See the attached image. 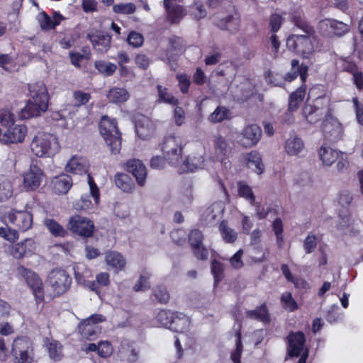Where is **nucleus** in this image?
I'll list each match as a JSON object with an SVG mask.
<instances>
[{
	"mask_svg": "<svg viewBox=\"0 0 363 363\" xmlns=\"http://www.w3.org/2000/svg\"><path fill=\"white\" fill-rule=\"evenodd\" d=\"M30 99L21 109L19 116L22 119L37 117L48 108L49 94L45 84L38 82L29 85Z\"/></svg>",
	"mask_w": 363,
	"mask_h": 363,
	"instance_id": "obj_1",
	"label": "nucleus"
},
{
	"mask_svg": "<svg viewBox=\"0 0 363 363\" xmlns=\"http://www.w3.org/2000/svg\"><path fill=\"white\" fill-rule=\"evenodd\" d=\"M30 148L33 155L38 157L47 158L53 157L60 150V144L57 138L51 133L41 132L32 139Z\"/></svg>",
	"mask_w": 363,
	"mask_h": 363,
	"instance_id": "obj_2",
	"label": "nucleus"
},
{
	"mask_svg": "<svg viewBox=\"0 0 363 363\" xmlns=\"http://www.w3.org/2000/svg\"><path fill=\"white\" fill-rule=\"evenodd\" d=\"M99 129L100 134L105 140L112 154H118L121 149V133L120 132L116 118L106 115L101 118Z\"/></svg>",
	"mask_w": 363,
	"mask_h": 363,
	"instance_id": "obj_3",
	"label": "nucleus"
},
{
	"mask_svg": "<svg viewBox=\"0 0 363 363\" xmlns=\"http://www.w3.org/2000/svg\"><path fill=\"white\" fill-rule=\"evenodd\" d=\"M11 355L13 363H33L35 350L30 337L26 335L16 337L11 345Z\"/></svg>",
	"mask_w": 363,
	"mask_h": 363,
	"instance_id": "obj_4",
	"label": "nucleus"
},
{
	"mask_svg": "<svg viewBox=\"0 0 363 363\" xmlns=\"http://www.w3.org/2000/svg\"><path fill=\"white\" fill-rule=\"evenodd\" d=\"M183 148L182 139L173 135L165 136L160 144L164 158L174 166L179 165L182 162Z\"/></svg>",
	"mask_w": 363,
	"mask_h": 363,
	"instance_id": "obj_5",
	"label": "nucleus"
},
{
	"mask_svg": "<svg viewBox=\"0 0 363 363\" xmlns=\"http://www.w3.org/2000/svg\"><path fill=\"white\" fill-rule=\"evenodd\" d=\"M318 155L323 165L331 166L337 162L336 169L338 173L345 172L349 167L347 155L330 147L322 145L318 150Z\"/></svg>",
	"mask_w": 363,
	"mask_h": 363,
	"instance_id": "obj_6",
	"label": "nucleus"
},
{
	"mask_svg": "<svg viewBox=\"0 0 363 363\" xmlns=\"http://www.w3.org/2000/svg\"><path fill=\"white\" fill-rule=\"evenodd\" d=\"M156 320L162 326L176 333H183L186 328L187 318L182 313L161 310L156 315Z\"/></svg>",
	"mask_w": 363,
	"mask_h": 363,
	"instance_id": "obj_7",
	"label": "nucleus"
},
{
	"mask_svg": "<svg viewBox=\"0 0 363 363\" xmlns=\"http://www.w3.org/2000/svg\"><path fill=\"white\" fill-rule=\"evenodd\" d=\"M72 279L67 272L61 268L52 269L48 274L47 282L51 286L55 296H60L67 292Z\"/></svg>",
	"mask_w": 363,
	"mask_h": 363,
	"instance_id": "obj_8",
	"label": "nucleus"
},
{
	"mask_svg": "<svg viewBox=\"0 0 363 363\" xmlns=\"http://www.w3.org/2000/svg\"><path fill=\"white\" fill-rule=\"evenodd\" d=\"M104 320L105 318L103 315L96 313L82 320L78 325L82 338L89 341L95 340L101 332V327L99 323Z\"/></svg>",
	"mask_w": 363,
	"mask_h": 363,
	"instance_id": "obj_9",
	"label": "nucleus"
},
{
	"mask_svg": "<svg viewBox=\"0 0 363 363\" xmlns=\"http://www.w3.org/2000/svg\"><path fill=\"white\" fill-rule=\"evenodd\" d=\"M67 228L73 234L82 238L92 237L95 229L91 220L77 214L69 218Z\"/></svg>",
	"mask_w": 363,
	"mask_h": 363,
	"instance_id": "obj_10",
	"label": "nucleus"
},
{
	"mask_svg": "<svg viewBox=\"0 0 363 363\" xmlns=\"http://www.w3.org/2000/svg\"><path fill=\"white\" fill-rule=\"evenodd\" d=\"M312 35H290L286 39V47L297 55L303 57L313 52V44L311 39Z\"/></svg>",
	"mask_w": 363,
	"mask_h": 363,
	"instance_id": "obj_11",
	"label": "nucleus"
},
{
	"mask_svg": "<svg viewBox=\"0 0 363 363\" xmlns=\"http://www.w3.org/2000/svg\"><path fill=\"white\" fill-rule=\"evenodd\" d=\"M18 271L32 290L36 303H43L45 300V291L40 277L36 273L23 266H20Z\"/></svg>",
	"mask_w": 363,
	"mask_h": 363,
	"instance_id": "obj_12",
	"label": "nucleus"
},
{
	"mask_svg": "<svg viewBox=\"0 0 363 363\" xmlns=\"http://www.w3.org/2000/svg\"><path fill=\"white\" fill-rule=\"evenodd\" d=\"M4 218L18 230L25 232L30 229L33 223V214L28 211L11 209L4 214Z\"/></svg>",
	"mask_w": 363,
	"mask_h": 363,
	"instance_id": "obj_13",
	"label": "nucleus"
},
{
	"mask_svg": "<svg viewBox=\"0 0 363 363\" xmlns=\"http://www.w3.org/2000/svg\"><path fill=\"white\" fill-rule=\"evenodd\" d=\"M306 335L302 331H290L286 337L287 356L298 357L305 350Z\"/></svg>",
	"mask_w": 363,
	"mask_h": 363,
	"instance_id": "obj_14",
	"label": "nucleus"
},
{
	"mask_svg": "<svg viewBox=\"0 0 363 363\" xmlns=\"http://www.w3.org/2000/svg\"><path fill=\"white\" fill-rule=\"evenodd\" d=\"M27 132L28 128L26 125L14 123L6 128L0 138V143L6 145L21 143L24 141Z\"/></svg>",
	"mask_w": 363,
	"mask_h": 363,
	"instance_id": "obj_15",
	"label": "nucleus"
},
{
	"mask_svg": "<svg viewBox=\"0 0 363 363\" xmlns=\"http://www.w3.org/2000/svg\"><path fill=\"white\" fill-rule=\"evenodd\" d=\"M23 177L24 188L27 191H35L41 185L45 178V174L37 164H31Z\"/></svg>",
	"mask_w": 363,
	"mask_h": 363,
	"instance_id": "obj_16",
	"label": "nucleus"
},
{
	"mask_svg": "<svg viewBox=\"0 0 363 363\" xmlns=\"http://www.w3.org/2000/svg\"><path fill=\"white\" fill-rule=\"evenodd\" d=\"M319 29L322 35L332 38L345 35L349 31V26L342 21L326 18L320 22Z\"/></svg>",
	"mask_w": 363,
	"mask_h": 363,
	"instance_id": "obj_17",
	"label": "nucleus"
},
{
	"mask_svg": "<svg viewBox=\"0 0 363 363\" xmlns=\"http://www.w3.org/2000/svg\"><path fill=\"white\" fill-rule=\"evenodd\" d=\"M125 168L135 178L139 186H142L145 184L147 172L141 160L138 159L128 160L125 164Z\"/></svg>",
	"mask_w": 363,
	"mask_h": 363,
	"instance_id": "obj_18",
	"label": "nucleus"
},
{
	"mask_svg": "<svg viewBox=\"0 0 363 363\" xmlns=\"http://www.w3.org/2000/svg\"><path fill=\"white\" fill-rule=\"evenodd\" d=\"M241 134V145L245 147H251L259 141L262 136V130L258 125L251 124L245 126Z\"/></svg>",
	"mask_w": 363,
	"mask_h": 363,
	"instance_id": "obj_19",
	"label": "nucleus"
},
{
	"mask_svg": "<svg viewBox=\"0 0 363 363\" xmlns=\"http://www.w3.org/2000/svg\"><path fill=\"white\" fill-rule=\"evenodd\" d=\"M35 249V242L31 238H27L13 245L10 248V253L14 258L21 259L34 254Z\"/></svg>",
	"mask_w": 363,
	"mask_h": 363,
	"instance_id": "obj_20",
	"label": "nucleus"
},
{
	"mask_svg": "<svg viewBox=\"0 0 363 363\" xmlns=\"http://www.w3.org/2000/svg\"><path fill=\"white\" fill-rule=\"evenodd\" d=\"M213 146L215 160L225 164L230 152L227 140L222 135H216L213 140Z\"/></svg>",
	"mask_w": 363,
	"mask_h": 363,
	"instance_id": "obj_21",
	"label": "nucleus"
},
{
	"mask_svg": "<svg viewBox=\"0 0 363 363\" xmlns=\"http://www.w3.org/2000/svg\"><path fill=\"white\" fill-rule=\"evenodd\" d=\"M164 7L167 13V19L171 24H178L186 15V9L182 6L174 3L173 0H164Z\"/></svg>",
	"mask_w": 363,
	"mask_h": 363,
	"instance_id": "obj_22",
	"label": "nucleus"
},
{
	"mask_svg": "<svg viewBox=\"0 0 363 363\" xmlns=\"http://www.w3.org/2000/svg\"><path fill=\"white\" fill-rule=\"evenodd\" d=\"M89 39L94 50L99 53H106L111 47V38L108 34L98 32L92 35H89Z\"/></svg>",
	"mask_w": 363,
	"mask_h": 363,
	"instance_id": "obj_23",
	"label": "nucleus"
},
{
	"mask_svg": "<svg viewBox=\"0 0 363 363\" xmlns=\"http://www.w3.org/2000/svg\"><path fill=\"white\" fill-rule=\"evenodd\" d=\"M65 17L58 11H54L50 17L46 12L39 13L38 23L42 30H50L59 26Z\"/></svg>",
	"mask_w": 363,
	"mask_h": 363,
	"instance_id": "obj_24",
	"label": "nucleus"
},
{
	"mask_svg": "<svg viewBox=\"0 0 363 363\" xmlns=\"http://www.w3.org/2000/svg\"><path fill=\"white\" fill-rule=\"evenodd\" d=\"M215 25L221 30H226L230 33H235L239 30L240 25V13L236 9H235L233 13L229 14L226 17L219 19Z\"/></svg>",
	"mask_w": 363,
	"mask_h": 363,
	"instance_id": "obj_25",
	"label": "nucleus"
},
{
	"mask_svg": "<svg viewBox=\"0 0 363 363\" xmlns=\"http://www.w3.org/2000/svg\"><path fill=\"white\" fill-rule=\"evenodd\" d=\"M245 317L252 320H257L264 324H269L271 322V314L269 311L266 302L257 306L253 310L245 311Z\"/></svg>",
	"mask_w": 363,
	"mask_h": 363,
	"instance_id": "obj_26",
	"label": "nucleus"
},
{
	"mask_svg": "<svg viewBox=\"0 0 363 363\" xmlns=\"http://www.w3.org/2000/svg\"><path fill=\"white\" fill-rule=\"evenodd\" d=\"M72 186V179L67 174L56 176L51 181L52 191L58 195L67 194Z\"/></svg>",
	"mask_w": 363,
	"mask_h": 363,
	"instance_id": "obj_27",
	"label": "nucleus"
},
{
	"mask_svg": "<svg viewBox=\"0 0 363 363\" xmlns=\"http://www.w3.org/2000/svg\"><path fill=\"white\" fill-rule=\"evenodd\" d=\"M105 261L106 264L111 267L115 273L124 269L126 265V260L118 252L109 251L106 254Z\"/></svg>",
	"mask_w": 363,
	"mask_h": 363,
	"instance_id": "obj_28",
	"label": "nucleus"
},
{
	"mask_svg": "<svg viewBox=\"0 0 363 363\" xmlns=\"http://www.w3.org/2000/svg\"><path fill=\"white\" fill-rule=\"evenodd\" d=\"M291 69L285 76L284 79L287 82H292L299 75L302 82H305L307 78L308 67L306 65H299V60L294 59L291 62Z\"/></svg>",
	"mask_w": 363,
	"mask_h": 363,
	"instance_id": "obj_29",
	"label": "nucleus"
},
{
	"mask_svg": "<svg viewBox=\"0 0 363 363\" xmlns=\"http://www.w3.org/2000/svg\"><path fill=\"white\" fill-rule=\"evenodd\" d=\"M247 166L255 173L261 174L263 173L264 167L260 154L257 151H251L245 157Z\"/></svg>",
	"mask_w": 363,
	"mask_h": 363,
	"instance_id": "obj_30",
	"label": "nucleus"
},
{
	"mask_svg": "<svg viewBox=\"0 0 363 363\" xmlns=\"http://www.w3.org/2000/svg\"><path fill=\"white\" fill-rule=\"evenodd\" d=\"M129 96V93L125 89L116 86L110 89L106 95L108 101L116 104L125 103Z\"/></svg>",
	"mask_w": 363,
	"mask_h": 363,
	"instance_id": "obj_31",
	"label": "nucleus"
},
{
	"mask_svg": "<svg viewBox=\"0 0 363 363\" xmlns=\"http://www.w3.org/2000/svg\"><path fill=\"white\" fill-rule=\"evenodd\" d=\"M306 86L301 85L294 91H293L289 97L288 108L290 111H297L300 105L303 101L306 95Z\"/></svg>",
	"mask_w": 363,
	"mask_h": 363,
	"instance_id": "obj_32",
	"label": "nucleus"
},
{
	"mask_svg": "<svg viewBox=\"0 0 363 363\" xmlns=\"http://www.w3.org/2000/svg\"><path fill=\"white\" fill-rule=\"evenodd\" d=\"M204 165V159L201 155L192 154L186 157L182 163V168L187 172H194Z\"/></svg>",
	"mask_w": 363,
	"mask_h": 363,
	"instance_id": "obj_33",
	"label": "nucleus"
},
{
	"mask_svg": "<svg viewBox=\"0 0 363 363\" xmlns=\"http://www.w3.org/2000/svg\"><path fill=\"white\" fill-rule=\"evenodd\" d=\"M116 186L124 192H130L135 188V184L130 176L125 173H117L114 177Z\"/></svg>",
	"mask_w": 363,
	"mask_h": 363,
	"instance_id": "obj_34",
	"label": "nucleus"
},
{
	"mask_svg": "<svg viewBox=\"0 0 363 363\" xmlns=\"http://www.w3.org/2000/svg\"><path fill=\"white\" fill-rule=\"evenodd\" d=\"M67 172L74 174H82L86 172V166L82 162V158L77 155H74L68 161L65 166Z\"/></svg>",
	"mask_w": 363,
	"mask_h": 363,
	"instance_id": "obj_35",
	"label": "nucleus"
},
{
	"mask_svg": "<svg viewBox=\"0 0 363 363\" xmlns=\"http://www.w3.org/2000/svg\"><path fill=\"white\" fill-rule=\"evenodd\" d=\"M231 118L230 111L225 106H218L208 116V121L212 123H221L225 120H230Z\"/></svg>",
	"mask_w": 363,
	"mask_h": 363,
	"instance_id": "obj_36",
	"label": "nucleus"
},
{
	"mask_svg": "<svg viewBox=\"0 0 363 363\" xmlns=\"http://www.w3.org/2000/svg\"><path fill=\"white\" fill-rule=\"evenodd\" d=\"M218 229L225 242L233 243L236 241L238 233L228 226L227 220H221L219 223Z\"/></svg>",
	"mask_w": 363,
	"mask_h": 363,
	"instance_id": "obj_37",
	"label": "nucleus"
},
{
	"mask_svg": "<svg viewBox=\"0 0 363 363\" xmlns=\"http://www.w3.org/2000/svg\"><path fill=\"white\" fill-rule=\"evenodd\" d=\"M304 147L303 140L297 137L292 136L286 141L285 149L288 155H298Z\"/></svg>",
	"mask_w": 363,
	"mask_h": 363,
	"instance_id": "obj_38",
	"label": "nucleus"
},
{
	"mask_svg": "<svg viewBox=\"0 0 363 363\" xmlns=\"http://www.w3.org/2000/svg\"><path fill=\"white\" fill-rule=\"evenodd\" d=\"M94 67L98 72L104 77L113 75L117 69V65L116 64L104 60H96Z\"/></svg>",
	"mask_w": 363,
	"mask_h": 363,
	"instance_id": "obj_39",
	"label": "nucleus"
},
{
	"mask_svg": "<svg viewBox=\"0 0 363 363\" xmlns=\"http://www.w3.org/2000/svg\"><path fill=\"white\" fill-rule=\"evenodd\" d=\"M44 224L54 237L64 238L67 235L65 228L53 218H46Z\"/></svg>",
	"mask_w": 363,
	"mask_h": 363,
	"instance_id": "obj_40",
	"label": "nucleus"
},
{
	"mask_svg": "<svg viewBox=\"0 0 363 363\" xmlns=\"http://www.w3.org/2000/svg\"><path fill=\"white\" fill-rule=\"evenodd\" d=\"M62 345L56 340H51L47 343V349L50 359L58 361L62 357Z\"/></svg>",
	"mask_w": 363,
	"mask_h": 363,
	"instance_id": "obj_41",
	"label": "nucleus"
},
{
	"mask_svg": "<svg viewBox=\"0 0 363 363\" xmlns=\"http://www.w3.org/2000/svg\"><path fill=\"white\" fill-rule=\"evenodd\" d=\"M305 107L313 108L314 110L323 112V113L328 116L330 114L329 100L325 95L316 97V99L313 101V104L306 105Z\"/></svg>",
	"mask_w": 363,
	"mask_h": 363,
	"instance_id": "obj_42",
	"label": "nucleus"
},
{
	"mask_svg": "<svg viewBox=\"0 0 363 363\" xmlns=\"http://www.w3.org/2000/svg\"><path fill=\"white\" fill-rule=\"evenodd\" d=\"M291 22L298 28L301 29L305 33L308 35H313L315 30L313 26H311L299 13H294L291 17Z\"/></svg>",
	"mask_w": 363,
	"mask_h": 363,
	"instance_id": "obj_43",
	"label": "nucleus"
},
{
	"mask_svg": "<svg viewBox=\"0 0 363 363\" xmlns=\"http://www.w3.org/2000/svg\"><path fill=\"white\" fill-rule=\"evenodd\" d=\"M303 114L306 120L311 124L315 123L321 121L323 118H328L329 116L311 107H304Z\"/></svg>",
	"mask_w": 363,
	"mask_h": 363,
	"instance_id": "obj_44",
	"label": "nucleus"
},
{
	"mask_svg": "<svg viewBox=\"0 0 363 363\" xmlns=\"http://www.w3.org/2000/svg\"><path fill=\"white\" fill-rule=\"evenodd\" d=\"M119 352L121 357L129 362H135L138 359V351L129 343H122Z\"/></svg>",
	"mask_w": 363,
	"mask_h": 363,
	"instance_id": "obj_45",
	"label": "nucleus"
},
{
	"mask_svg": "<svg viewBox=\"0 0 363 363\" xmlns=\"http://www.w3.org/2000/svg\"><path fill=\"white\" fill-rule=\"evenodd\" d=\"M13 195V187L9 180L0 175V201H5Z\"/></svg>",
	"mask_w": 363,
	"mask_h": 363,
	"instance_id": "obj_46",
	"label": "nucleus"
},
{
	"mask_svg": "<svg viewBox=\"0 0 363 363\" xmlns=\"http://www.w3.org/2000/svg\"><path fill=\"white\" fill-rule=\"evenodd\" d=\"M211 271L213 276L214 285L217 286L224 278V265L220 261L213 259L211 263Z\"/></svg>",
	"mask_w": 363,
	"mask_h": 363,
	"instance_id": "obj_47",
	"label": "nucleus"
},
{
	"mask_svg": "<svg viewBox=\"0 0 363 363\" xmlns=\"http://www.w3.org/2000/svg\"><path fill=\"white\" fill-rule=\"evenodd\" d=\"M238 195L248 201L251 204L255 201V196L252 191V188L245 184L244 182H239L238 183Z\"/></svg>",
	"mask_w": 363,
	"mask_h": 363,
	"instance_id": "obj_48",
	"label": "nucleus"
},
{
	"mask_svg": "<svg viewBox=\"0 0 363 363\" xmlns=\"http://www.w3.org/2000/svg\"><path fill=\"white\" fill-rule=\"evenodd\" d=\"M158 91V97L160 101L176 106L178 104V99H176L172 94L168 92V89L162 85L158 84L157 86Z\"/></svg>",
	"mask_w": 363,
	"mask_h": 363,
	"instance_id": "obj_49",
	"label": "nucleus"
},
{
	"mask_svg": "<svg viewBox=\"0 0 363 363\" xmlns=\"http://www.w3.org/2000/svg\"><path fill=\"white\" fill-rule=\"evenodd\" d=\"M280 301L282 307L286 311L292 312L298 309V303L293 298L291 292L287 291L282 294Z\"/></svg>",
	"mask_w": 363,
	"mask_h": 363,
	"instance_id": "obj_50",
	"label": "nucleus"
},
{
	"mask_svg": "<svg viewBox=\"0 0 363 363\" xmlns=\"http://www.w3.org/2000/svg\"><path fill=\"white\" fill-rule=\"evenodd\" d=\"M272 230L276 236L277 243L281 247L284 243V224L280 218H277L272 224Z\"/></svg>",
	"mask_w": 363,
	"mask_h": 363,
	"instance_id": "obj_51",
	"label": "nucleus"
},
{
	"mask_svg": "<svg viewBox=\"0 0 363 363\" xmlns=\"http://www.w3.org/2000/svg\"><path fill=\"white\" fill-rule=\"evenodd\" d=\"M16 121L14 113L8 108H1L0 110V125L2 127L7 128Z\"/></svg>",
	"mask_w": 363,
	"mask_h": 363,
	"instance_id": "obj_52",
	"label": "nucleus"
},
{
	"mask_svg": "<svg viewBox=\"0 0 363 363\" xmlns=\"http://www.w3.org/2000/svg\"><path fill=\"white\" fill-rule=\"evenodd\" d=\"M136 7L133 3L118 4L113 6V11L118 14H133L135 12Z\"/></svg>",
	"mask_w": 363,
	"mask_h": 363,
	"instance_id": "obj_53",
	"label": "nucleus"
},
{
	"mask_svg": "<svg viewBox=\"0 0 363 363\" xmlns=\"http://www.w3.org/2000/svg\"><path fill=\"white\" fill-rule=\"evenodd\" d=\"M203 235L199 229H193L190 231L188 242L191 249L203 244Z\"/></svg>",
	"mask_w": 363,
	"mask_h": 363,
	"instance_id": "obj_54",
	"label": "nucleus"
},
{
	"mask_svg": "<svg viewBox=\"0 0 363 363\" xmlns=\"http://www.w3.org/2000/svg\"><path fill=\"white\" fill-rule=\"evenodd\" d=\"M153 294L155 299L162 304L168 303L170 296L164 286H157L153 290Z\"/></svg>",
	"mask_w": 363,
	"mask_h": 363,
	"instance_id": "obj_55",
	"label": "nucleus"
},
{
	"mask_svg": "<svg viewBox=\"0 0 363 363\" xmlns=\"http://www.w3.org/2000/svg\"><path fill=\"white\" fill-rule=\"evenodd\" d=\"M284 21L281 15L274 13L269 18V28L272 33H276L281 28Z\"/></svg>",
	"mask_w": 363,
	"mask_h": 363,
	"instance_id": "obj_56",
	"label": "nucleus"
},
{
	"mask_svg": "<svg viewBox=\"0 0 363 363\" xmlns=\"http://www.w3.org/2000/svg\"><path fill=\"white\" fill-rule=\"evenodd\" d=\"M74 207L78 211L91 210L93 207V203L90 200V196L88 194L82 195L81 198L74 203Z\"/></svg>",
	"mask_w": 363,
	"mask_h": 363,
	"instance_id": "obj_57",
	"label": "nucleus"
},
{
	"mask_svg": "<svg viewBox=\"0 0 363 363\" xmlns=\"http://www.w3.org/2000/svg\"><path fill=\"white\" fill-rule=\"evenodd\" d=\"M236 348L231 354V359L233 363H241L240 359L242 351V345L241 341V332L240 330L236 331Z\"/></svg>",
	"mask_w": 363,
	"mask_h": 363,
	"instance_id": "obj_58",
	"label": "nucleus"
},
{
	"mask_svg": "<svg viewBox=\"0 0 363 363\" xmlns=\"http://www.w3.org/2000/svg\"><path fill=\"white\" fill-rule=\"evenodd\" d=\"M91 94L81 90H77L73 93V99L75 106H81L86 104L91 99Z\"/></svg>",
	"mask_w": 363,
	"mask_h": 363,
	"instance_id": "obj_59",
	"label": "nucleus"
},
{
	"mask_svg": "<svg viewBox=\"0 0 363 363\" xmlns=\"http://www.w3.org/2000/svg\"><path fill=\"white\" fill-rule=\"evenodd\" d=\"M127 41L133 48H140L143 45L144 37L140 33L133 30L128 34Z\"/></svg>",
	"mask_w": 363,
	"mask_h": 363,
	"instance_id": "obj_60",
	"label": "nucleus"
},
{
	"mask_svg": "<svg viewBox=\"0 0 363 363\" xmlns=\"http://www.w3.org/2000/svg\"><path fill=\"white\" fill-rule=\"evenodd\" d=\"M150 275L145 272L141 274L139 277L138 282L134 285L133 290L135 291H146L150 288Z\"/></svg>",
	"mask_w": 363,
	"mask_h": 363,
	"instance_id": "obj_61",
	"label": "nucleus"
},
{
	"mask_svg": "<svg viewBox=\"0 0 363 363\" xmlns=\"http://www.w3.org/2000/svg\"><path fill=\"white\" fill-rule=\"evenodd\" d=\"M135 132L137 135L143 140H148L153 134L154 130L151 126L145 127L144 125L140 123L135 125Z\"/></svg>",
	"mask_w": 363,
	"mask_h": 363,
	"instance_id": "obj_62",
	"label": "nucleus"
},
{
	"mask_svg": "<svg viewBox=\"0 0 363 363\" xmlns=\"http://www.w3.org/2000/svg\"><path fill=\"white\" fill-rule=\"evenodd\" d=\"M303 250L306 254H311L317 247V238L313 234H308L303 240Z\"/></svg>",
	"mask_w": 363,
	"mask_h": 363,
	"instance_id": "obj_63",
	"label": "nucleus"
},
{
	"mask_svg": "<svg viewBox=\"0 0 363 363\" xmlns=\"http://www.w3.org/2000/svg\"><path fill=\"white\" fill-rule=\"evenodd\" d=\"M98 354L104 358L110 357L113 353V346L109 341H101L99 342Z\"/></svg>",
	"mask_w": 363,
	"mask_h": 363,
	"instance_id": "obj_64",
	"label": "nucleus"
}]
</instances>
